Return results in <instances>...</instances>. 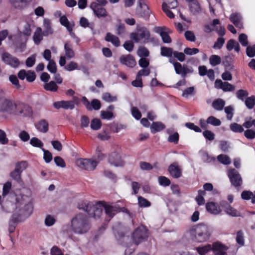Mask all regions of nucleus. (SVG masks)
Instances as JSON below:
<instances>
[{
    "instance_id": "obj_1",
    "label": "nucleus",
    "mask_w": 255,
    "mask_h": 255,
    "mask_svg": "<svg viewBox=\"0 0 255 255\" xmlns=\"http://www.w3.org/2000/svg\"><path fill=\"white\" fill-rule=\"evenodd\" d=\"M18 208L20 213L14 214L9 221L8 228L9 233H13L14 231L17 223L23 221L31 214L32 211L31 198L26 195L21 196L20 198L17 197L16 210H17Z\"/></svg>"
},
{
    "instance_id": "obj_2",
    "label": "nucleus",
    "mask_w": 255,
    "mask_h": 255,
    "mask_svg": "<svg viewBox=\"0 0 255 255\" xmlns=\"http://www.w3.org/2000/svg\"><path fill=\"white\" fill-rule=\"evenodd\" d=\"M90 229V224L87 216L82 213L76 214L71 220V228L68 225L62 228V233L67 237L73 239L74 233L82 235L86 233Z\"/></svg>"
},
{
    "instance_id": "obj_3",
    "label": "nucleus",
    "mask_w": 255,
    "mask_h": 255,
    "mask_svg": "<svg viewBox=\"0 0 255 255\" xmlns=\"http://www.w3.org/2000/svg\"><path fill=\"white\" fill-rule=\"evenodd\" d=\"M130 38L135 42H141L144 44L148 42L156 43L157 40L153 37H151L150 32L148 29L141 24H137L136 27V32H132L130 35Z\"/></svg>"
},
{
    "instance_id": "obj_4",
    "label": "nucleus",
    "mask_w": 255,
    "mask_h": 255,
    "mask_svg": "<svg viewBox=\"0 0 255 255\" xmlns=\"http://www.w3.org/2000/svg\"><path fill=\"white\" fill-rule=\"evenodd\" d=\"M78 208L86 212L90 216L99 218L104 209V202H99L95 204L87 201L82 202L79 203Z\"/></svg>"
},
{
    "instance_id": "obj_5",
    "label": "nucleus",
    "mask_w": 255,
    "mask_h": 255,
    "mask_svg": "<svg viewBox=\"0 0 255 255\" xmlns=\"http://www.w3.org/2000/svg\"><path fill=\"white\" fill-rule=\"evenodd\" d=\"M193 240L197 242H204L209 240L211 232L205 225H199L190 231Z\"/></svg>"
},
{
    "instance_id": "obj_6",
    "label": "nucleus",
    "mask_w": 255,
    "mask_h": 255,
    "mask_svg": "<svg viewBox=\"0 0 255 255\" xmlns=\"http://www.w3.org/2000/svg\"><path fill=\"white\" fill-rule=\"evenodd\" d=\"M212 249L214 250L216 255H225L226 251L227 250L228 248L221 243H215L213 244L212 247L211 245L208 244L204 247L196 248L197 251L200 255H205Z\"/></svg>"
},
{
    "instance_id": "obj_7",
    "label": "nucleus",
    "mask_w": 255,
    "mask_h": 255,
    "mask_svg": "<svg viewBox=\"0 0 255 255\" xmlns=\"http://www.w3.org/2000/svg\"><path fill=\"white\" fill-rule=\"evenodd\" d=\"M151 12L144 0L137 1V6L135 10V15L137 16L143 18L145 20H148Z\"/></svg>"
},
{
    "instance_id": "obj_8",
    "label": "nucleus",
    "mask_w": 255,
    "mask_h": 255,
    "mask_svg": "<svg viewBox=\"0 0 255 255\" xmlns=\"http://www.w3.org/2000/svg\"><path fill=\"white\" fill-rule=\"evenodd\" d=\"M16 109V104L13 101L5 98L0 100V112L14 115Z\"/></svg>"
},
{
    "instance_id": "obj_9",
    "label": "nucleus",
    "mask_w": 255,
    "mask_h": 255,
    "mask_svg": "<svg viewBox=\"0 0 255 255\" xmlns=\"http://www.w3.org/2000/svg\"><path fill=\"white\" fill-rule=\"evenodd\" d=\"M228 176L233 186L239 189L243 184V179L240 173L235 169H230L228 171Z\"/></svg>"
},
{
    "instance_id": "obj_10",
    "label": "nucleus",
    "mask_w": 255,
    "mask_h": 255,
    "mask_svg": "<svg viewBox=\"0 0 255 255\" xmlns=\"http://www.w3.org/2000/svg\"><path fill=\"white\" fill-rule=\"evenodd\" d=\"M147 230L143 226L137 228L132 234V239L136 245L139 244L148 237Z\"/></svg>"
},
{
    "instance_id": "obj_11",
    "label": "nucleus",
    "mask_w": 255,
    "mask_h": 255,
    "mask_svg": "<svg viewBox=\"0 0 255 255\" xmlns=\"http://www.w3.org/2000/svg\"><path fill=\"white\" fill-rule=\"evenodd\" d=\"M76 164L81 169L91 171L96 168L97 162L92 159L81 158L77 160Z\"/></svg>"
},
{
    "instance_id": "obj_12",
    "label": "nucleus",
    "mask_w": 255,
    "mask_h": 255,
    "mask_svg": "<svg viewBox=\"0 0 255 255\" xmlns=\"http://www.w3.org/2000/svg\"><path fill=\"white\" fill-rule=\"evenodd\" d=\"M2 60L5 64L14 68H17L20 65L18 59L7 52H4L2 54Z\"/></svg>"
},
{
    "instance_id": "obj_13",
    "label": "nucleus",
    "mask_w": 255,
    "mask_h": 255,
    "mask_svg": "<svg viewBox=\"0 0 255 255\" xmlns=\"http://www.w3.org/2000/svg\"><path fill=\"white\" fill-rule=\"evenodd\" d=\"M32 113V109L29 105L24 103L16 104V109H15L14 115L29 116L31 115Z\"/></svg>"
},
{
    "instance_id": "obj_14",
    "label": "nucleus",
    "mask_w": 255,
    "mask_h": 255,
    "mask_svg": "<svg viewBox=\"0 0 255 255\" xmlns=\"http://www.w3.org/2000/svg\"><path fill=\"white\" fill-rule=\"evenodd\" d=\"M103 6L96 2H92L90 4V8L98 18L105 17L108 15V13Z\"/></svg>"
},
{
    "instance_id": "obj_15",
    "label": "nucleus",
    "mask_w": 255,
    "mask_h": 255,
    "mask_svg": "<svg viewBox=\"0 0 255 255\" xmlns=\"http://www.w3.org/2000/svg\"><path fill=\"white\" fill-rule=\"evenodd\" d=\"M220 205L222 207L225 212L232 217H241V214L237 209L232 207L226 201H222L220 202Z\"/></svg>"
},
{
    "instance_id": "obj_16",
    "label": "nucleus",
    "mask_w": 255,
    "mask_h": 255,
    "mask_svg": "<svg viewBox=\"0 0 255 255\" xmlns=\"http://www.w3.org/2000/svg\"><path fill=\"white\" fill-rule=\"evenodd\" d=\"M215 87L221 89L224 92H232L235 90V87L227 82H223L220 79H217L215 82Z\"/></svg>"
},
{
    "instance_id": "obj_17",
    "label": "nucleus",
    "mask_w": 255,
    "mask_h": 255,
    "mask_svg": "<svg viewBox=\"0 0 255 255\" xmlns=\"http://www.w3.org/2000/svg\"><path fill=\"white\" fill-rule=\"evenodd\" d=\"M168 171L170 175L174 178L178 179L182 176V169L177 162H174L168 167Z\"/></svg>"
},
{
    "instance_id": "obj_18",
    "label": "nucleus",
    "mask_w": 255,
    "mask_h": 255,
    "mask_svg": "<svg viewBox=\"0 0 255 255\" xmlns=\"http://www.w3.org/2000/svg\"><path fill=\"white\" fill-rule=\"evenodd\" d=\"M82 101L84 105L86 107L88 110H98L101 108V105L99 100L97 99H94L91 101L90 103L87 99L84 97L82 99Z\"/></svg>"
},
{
    "instance_id": "obj_19",
    "label": "nucleus",
    "mask_w": 255,
    "mask_h": 255,
    "mask_svg": "<svg viewBox=\"0 0 255 255\" xmlns=\"http://www.w3.org/2000/svg\"><path fill=\"white\" fill-rule=\"evenodd\" d=\"M55 108H63L65 110H73L75 108L74 103L72 101H61L53 103Z\"/></svg>"
},
{
    "instance_id": "obj_20",
    "label": "nucleus",
    "mask_w": 255,
    "mask_h": 255,
    "mask_svg": "<svg viewBox=\"0 0 255 255\" xmlns=\"http://www.w3.org/2000/svg\"><path fill=\"white\" fill-rule=\"evenodd\" d=\"M110 164L115 166H122L124 165V162L121 159L120 155L116 153H112L108 158Z\"/></svg>"
},
{
    "instance_id": "obj_21",
    "label": "nucleus",
    "mask_w": 255,
    "mask_h": 255,
    "mask_svg": "<svg viewBox=\"0 0 255 255\" xmlns=\"http://www.w3.org/2000/svg\"><path fill=\"white\" fill-rule=\"evenodd\" d=\"M104 209L106 215L110 220L115 214L120 211V208L117 205H110L104 202Z\"/></svg>"
},
{
    "instance_id": "obj_22",
    "label": "nucleus",
    "mask_w": 255,
    "mask_h": 255,
    "mask_svg": "<svg viewBox=\"0 0 255 255\" xmlns=\"http://www.w3.org/2000/svg\"><path fill=\"white\" fill-rule=\"evenodd\" d=\"M121 63L128 67H133L136 65V61L134 57L130 55H123L120 58Z\"/></svg>"
},
{
    "instance_id": "obj_23",
    "label": "nucleus",
    "mask_w": 255,
    "mask_h": 255,
    "mask_svg": "<svg viewBox=\"0 0 255 255\" xmlns=\"http://www.w3.org/2000/svg\"><path fill=\"white\" fill-rule=\"evenodd\" d=\"M217 203L213 202H208L206 204L207 211L213 215H218L222 212V209Z\"/></svg>"
},
{
    "instance_id": "obj_24",
    "label": "nucleus",
    "mask_w": 255,
    "mask_h": 255,
    "mask_svg": "<svg viewBox=\"0 0 255 255\" xmlns=\"http://www.w3.org/2000/svg\"><path fill=\"white\" fill-rule=\"evenodd\" d=\"M230 21L238 28H243L242 16L240 13H232L229 18Z\"/></svg>"
},
{
    "instance_id": "obj_25",
    "label": "nucleus",
    "mask_w": 255,
    "mask_h": 255,
    "mask_svg": "<svg viewBox=\"0 0 255 255\" xmlns=\"http://www.w3.org/2000/svg\"><path fill=\"white\" fill-rule=\"evenodd\" d=\"M65 56L68 59L73 58L75 56V53L73 49L72 44L70 41H67L64 46Z\"/></svg>"
},
{
    "instance_id": "obj_26",
    "label": "nucleus",
    "mask_w": 255,
    "mask_h": 255,
    "mask_svg": "<svg viewBox=\"0 0 255 255\" xmlns=\"http://www.w3.org/2000/svg\"><path fill=\"white\" fill-rule=\"evenodd\" d=\"M35 127L39 131L45 133L48 130L49 124L45 120H41L35 125Z\"/></svg>"
},
{
    "instance_id": "obj_27",
    "label": "nucleus",
    "mask_w": 255,
    "mask_h": 255,
    "mask_svg": "<svg viewBox=\"0 0 255 255\" xmlns=\"http://www.w3.org/2000/svg\"><path fill=\"white\" fill-rule=\"evenodd\" d=\"M105 39L106 41L111 42L115 47H118L120 45L119 38L110 32L107 33Z\"/></svg>"
},
{
    "instance_id": "obj_28",
    "label": "nucleus",
    "mask_w": 255,
    "mask_h": 255,
    "mask_svg": "<svg viewBox=\"0 0 255 255\" xmlns=\"http://www.w3.org/2000/svg\"><path fill=\"white\" fill-rule=\"evenodd\" d=\"M165 128V125L161 122H153L150 127L151 132L155 133L163 130Z\"/></svg>"
},
{
    "instance_id": "obj_29",
    "label": "nucleus",
    "mask_w": 255,
    "mask_h": 255,
    "mask_svg": "<svg viewBox=\"0 0 255 255\" xmlns=\"http://www.w3.org/2000/svg\"><path fill=\"white\" fill-rule=\"evenodd\" d=\"M189 6L190 11L193 14H197L201 11V6L197 0L189 3Z\"/></svg>"
},
{
    "instance_id": "obj_30",
    "label": "nucleus",
    "mask_w": 255,
    "mask_h": 255,
    "mask_svg": "<svg viewBox=\"0 0 255 255\" xmlns=\"http://www.w3.org/2000/svg\"><path fill=\"white\" fill-rule=\"evenodd\" d=\"M225 105V101L222 99L214 100L212 104L213 108L217 111H221Z\"/></svg>"
},
{
    "instance_id": "obj_31",
    "label": "nucleus",
    "mask_w": 255,
    "mask_h": 255,
    "mask_svg": "<svg viewBox=\"0 0 255 255\" xmlns=\"http://www.w3.org/2000/svg\"><path fill=\"white\" fill-rule=\"evenodd\" d=\"M42 39L43 35L42 34V29L39 27H37L33 36V39L34 43L36 45H38Z\"/></svg>"
},
{
    "instance_id": "obj_32",
    "label": "nucleus",
    "mask_w": 255,
    "mask_h": 255,
    "mask_svg": "<svg viewBox=\"0 0 255 255\" xmlns=\"http://www.w3.org/2000/svg\"><path fill=\"white\" fill-rule=\"evenodd\" d=\"M44 32L43 34L47 36L53 33L52 29L51 27V23L49 19H44L43 23Z\"/></svg>"
},
{
    "instance_id": "obj_33",
    "label": "nucleus",
    "mask_w": 255,
    "mask_h": 255,
    "mask_svg": "<svg viewBox=\"0 0 255 255\" xmlns=\"http://www.w3.org/2000/svg\"><path fill=\"white\" fill-rule=\"evenodd\" d=\"M60 22L61 24L65 26L67 29V30H71L74 24V23H70L65 16H62L60 18Z\"/></svg>"
},
{
    "instance_id": "obj_34",
    "label": "nucleus",
    "mask_w": 255,
    "mask_h": 255,
    "mask_svg": "<svg viewBox=\"0 0 255 255\" xmlns=\"http://www.w3.org/2000/svg\"><path fill=\"white\" fill-rule=\"evenodd\" d=\"M21 173L14 169L13 171L10 173V176L17 183L19 184H21L22 183V180L21 177Z\"/></svg>"
},
{
    "instance_id": "obj_35",
    "label": "nucleus",
    "mask_w": 255,
    "mask_h": 255,
    "mask_svg": "<svg viewBox=\"0 0 255 255\" xmlns=\"http://www.w3.org/2000/svg\"><path fill=\"white\" fill-rule=\"evenodd\" d=\"M160 50V54L162 56L171 57L173 55L174 51L171 48L161 47Z\"/></svg>"
},
{
    "instance_id": "obj_36",
    "label": "nucleus",
    "mask_w": 255,
    "mask_h": 255,
    "mask_svg": "<svg viewBox=\"0 0 255 255\" xmlns=\"http://www.w3.org/2000/svg\"><path fill=\"white\" fill-rule=\"evenodd\" d=\"M102 123L98 119H94L92 120L90 124L91 129L94 130H97L101 128Z\"/></svg>"
},
{
    "instance_id": "obj_37",
    "label": "nucleus",
    "mask_w": 255,
    "mask_h": 255,
    "mask_svg": "<svg viewBox=\"0 0 255 255\" xmlns=\"http://www.w3.org/2000/svg\"><path fill=\"white\" fill-rule=\"evenodd\" d=\"M102 147L98 146L97 148L95 156L96 160L95 161H96L97 163L105 157V154L102 152Z\"/></svg>"
},
{
    "instance_id": "obj_38",
    "label": "nucleus",
    "mask_w": 255,
    "mask_h": 255,
    "mask_svg": "<svg viewBox=\"0 0 255 255\" xmlns=\"http://www.w3.org/2000/svg\"><path fill=\"white\" fill-rule=\"evenodd\" d=\"M217 159L220 163L225 165H228L231 163L230 157L225 154H220L217 156Z\"/></svg>"
},
{
    "instance_id": "obj_39",
    "label": "nucleus",
    "mask_w": 255,
    "mask_h": 255,
    "mask_svg": "<svg viewBox=\"0 0 255 255\" xmlns=\"http://www.w3.org/2000/svg\"><path fill=\"white\" fill-rule=\"evenodd\" d=\"M137 54L140 57H146L149 56V52L148 49L144 46H140L138 48Z\"/></svg>"
},
{
    "instance_id": "obj_40",
    "label": "nucleus",
    "mask_w": 255,
    "mask_h": 255,
    "mask_svg": "<svg viewBox=\"0 0 255 255\" xmlns=\"http://www.w3.org/2000/svg\"><path fill=\"white\" fill-rule=\"evenodd\" d=\"M230 129L234 132H242L244 131L243 126L236 123L230 125Z\"/></svg>"
},
{
    "instance_id": "obj_41",
    "label": "nucleus",
    "mask_w": 255,
    "mask_h": 255,
    "mask_svg": "<svg viewBox=\"0 0 255 255\" xmlns=\"http://www.w3.org/2000/svg\"><path fill=\"white\" fill-rule=\"evenodd\" d=\"M44 88L46 90L56 92L57 90L58 86L55 82L51 81L48 83H46L44 85Z\"/></svg>"
},
{
    "instance_id": "obj_42",
    "label": "nucleus",
    "mask_w": 255,
    "mask_h": 255,
    "mask_svg": "<svg viewBox=\"0 0 255 255\" xmlns=\"http://www.w3.org/2000/svg\"><path fill=\"white\" fill-rule=\"evenodd\" d=\"M246 107L249 109H252L255 105V97L254 96L247 98L245 101Z\"/></svg>"
},
{
    "instance_id": "obj_43",
    "label": "nucleus",
    "mask_w": 255,
    "mask_h": 255,
    "mask_svg": "<svg viewBox=\"0 0 255 255\" xmlns=\"http://www.w3.org/2000/svg\"><path fill=\"white\" fill-rule=\"evenodd\" d=\"M209 61L212 66H215L221 63V59L218 55H213L210 57Z\"/></svg>"
},
{
    "instance_id": "obj_44",
    "label": "nucleus",
    "mask_w": 255,
    "mask_h": 255,
    "mask_svg": "<svg viewBox=\"0 0 255 255\" xmlns=\"http://www.w3.org/2000/svg\"><path fill=\"white\" fill-rule=\"evenodd\" d=\"M30 144L34 147H39L41 149L43 146V142L38 138L35 137L31 138L30 140Z\"/></svg>"
},
{
    "instance_id": "obj_45",
    "label": "nucleus",
    "mask_w": 255,
    "mask_h": 255,
    "mask_svg": "<svg viewBox=\"0 0 255 255\" xmlns=\"http://www.w3.org/2000/svg\"><path fill=\"white\" fill-rule=\"evenodd\" d=\"M207 123L214 126H219L221 124V122L219 119H217L214 116H210L207 120Z\"/></svg>"
},
{
    "instance_id": "obj_46",
    "label": "nucleus",
    "mask_w": 255,
    "mask_h": 255,
    "mask_svg": "<svg viewBox=\"0 0 255 255\" xmlns=\"http://www.w3.org/2000/svg\"><path fill=\"white\" fill-rule=\"evenodd\" d=\"M249 93L247 91L242 89L238 90L236 93L237 98L242 101H244V99L247 97Z\"/></svg>"
},
{
    "instance_id": "obj_47",
    "label": "nucleus",
    "mask_w": 255,
    "mask_h": 255,
    "mask_svg": "<svg viewBox=\"0 0 255 255\" xmlns=\"http://www.w3.org/2000/svg\"><path fill=\"white\" fill-rule=\"evenodd\" d=\"M138 204L140 207H148L150 206L151 203L144 198L139 196L138 197Z\"/></svg>"
},
{
    "instance_id": "obj_48",
    "label": "nucleus",
    "mask_w": 255,
    "mask_h": 255,
    "mask_svg": "<svg viewBox=\"0 0 255 255\" xmlns=\"http://www.w3.org/2000/svg\"><path fill=\"white\" fill-rule=\"evenodd\" d=\"M113 230L116 238L119 237V238H121L124 241H128L129 240V238L128 236H125L123 233H120L118 232V227L116 225L113 227Z\"/></svg>"
},
{
    "instance_id": "obj_49",
    "label": "nucleus",
    "mask_w": 255,
    "mask_h": 255,
    "mask_svg": "<svg viewBox=\"0 0 255 255\" xmlns=\"http://www.w3.org/2000/svg\"><path fill=\"white\" fill-rule=\"evenodd\" d=\"M102 99L107 102L116 101L117 98L115 96L111 95L109 93H105L103 94Z\"/></svg>"
},
{
    "instance_id": "obj_50",
    "label": "nucleus",
    "mask_w": 255,
    "mask_h": 255,
    "mask_svg": "<svg viewBox=\"0 0 255 255\" xmlns=\"http://www.w3.org/2000/svg\"><path fill=\"white\" fill-rule=\"evenodd\" d=\"M225 112L227 114V119L228 120H232L234 116V108L232 106H229L225 108Z\"/></svg>"
},
{
    "instance_id": "obj_51",
    "label": "nucleus",
    "mask_w": 255,
    "mask_h": 255,
    "mask_svg": "<svg viewBox=\"0 0 255 255\" xmlns=\"http://www.w3.org/2000/svg\"><path fill=\"white\" fill-rule=\"evenodd\" d=\"M27 167V162L26 161H22L16 164L15 170L21 173L22 172L25 170Z\"/></svg>"
},
{
    "instance_id": "obj_52",
    "label": "nucleus",
    "mask_w": 255,
    "mask_h": 255,
    "mask_svg": "<svg viewBox=\"0 0 255 255\" xmlns=\"http://www.w3.org/2000/svg\"><path fill=\"white\" fill-rule=\"evenodd\" d=\"M195 94V89L194 87H190L185 89L182 93V96L184 98H188L189 96Z\"/></svg>"
},
{
    "instance_id": "obj_53",
    "label": "nucleus",
    "mask_w": 255,
    "mask_h": 255,
    "mask_svg": "<svg viewBox=\"0 0 255 255\" xmlns=\"http://www.w3.org/2000/svg\"><path fill=\"white\" fill-rule=\"evenodd\" d=\"M173 65L174 67V69L176 73L177 74H180L181 76L183 77V69L184 68L185 65H183L182 66L181 64L179 62L173 63Z\"/></svg>"
},
{
    "instance_id": "obj_54",
    "label": "nucleus",
    "mask_w": 255,
    "mask_h": 255,
    "mask_svg": "<svg viewBox=\"0 0 255 255\" xmlns=\"http://www.w3.org/2000/svg\"><path fill=\"white\" fill-rule=\"evenodd\" d=\"M31 32V31L30 26L27 24L24 26V29L22 32L19 31L18 35L20 37H21L22 35H24L26 37V39H27V37L30 35Z\"/></svg>"
},
{
    "instance_id": "obj_55",
    "label": "nucleus",
    "mask_w": 255,
    "mask_h": 255,
    "mask_svg": "<svg viewBox=\"0 0 255 255\" xmlns=\"http://www.w3.org/2000/svg\"><path fill=\"white\" fill-rule=\"evenodd\" d=\"M31 0H10L12 4L16 8H21L23 3H26Z\"/></svg>"
},
{
    "instance_id": "obj_56",
    "label": "nucleus",
    "mask_w": 255,
    "mask_h": 255,
    "mask_svg": "<svg viewBox=\"0 0 255 255\" xmlns=\"http://www.w3.org/2000/svg\"><path fill=\"white\" fill-rule=\"evenodd\" d=\"M47 67L48 70L51 73L55 74L57 71L56 65L53 60L48 61Z\"/></svg>"
},
{
    "instance_id": "obj_57",
    "label": "nucleus",
    "mask_w": 255,
    "mask_h": 255,
    "mask_svg": "<svg viewBox=\"0 0 255 255\" xmlns=\"http://www.w3.org/2000/svg\"><path fill=\"white\" fill-rule=\"evenodd\" d=\"M9 140L6 137L5 132L0 129V143L2 145L6 144L8 143Z\"/></svg>"
},
{
    "instance_id": "obj_58",
    "label": "nucleus",
    "mask_w": 255,
    "mask_h": 255,
    "mask_svg": "<svg viewBox=\"0 0 255 255\" xmlns=\"http://www.w3.org/2000/svg\"><path fill=\"white\" fill-rule=\"evenodd\" d=\"M162 8L163 11L166 13L168 17L170 18H173L174 17V14L169 9L170 8L168 7L166 2L163 3Z\"/></svg>"
},
{
    "instance_id": "obj_59",
    "label": "nucleus",
    "mask_w": 255,
    "mask_h": 255,
    "mask_svg": "<svg viewBox=\"0 0 255 255\" xmlns=\"http://www.w3.org/2000/svg\"><path fill=\"white\" fill-rule=\"evenodd\" d=\"M56 222V219L53 216L50 215L46 216L45 219V224L46 226L50 227L53 225Z\"/></svg>"
},
{
    "instance_id": "obj_60",
    "label": "nucleus",
    "mask_w": 255,
    "mask_h": 255,
    "mask_svg": "<svg viewBox=\"0 0 255 255\" xmlns=\"http://www.w3.org/2000/svg\"><path fill=\"white\" fill-rule=\"evenodd\" d=\"M236 240L237 243L240 245L243 246L244 245V234L242 231L237 232Z\"/></svg>"
},
{
    "instance_id": "obj_61",
    "label": "nucleus",
    "mask_w": 255,
    "mask_h": 255,
    "mask_svg": "<svg viewBox=\"0 0 255 255\" xmlns=\"http://www.w3.org/2000/svg\"><path fill=\"white\" fill-rule=\"evenodd\" d=\"M18 137L23 142L27 141L30 139L29 134L25 130L21 131L18 134Z\"/></svg>"
},
{
    "instance_id": "obj_62",
    "label": "nucleus",
    "mask_w": 255,
    "mask_h": 255,
    "mask_svg": "<svg viewBox=\"0 0 255 255\" xmlns=\"http://www.w3.org/2000/svg\"><path fill=\"white\" fill-rule=\"evenodd\" d=\"M239 41L243 46H247L248 45V36L244 33H242L239 35Z\"/></svg>"
},
{
    "instance_id": "obj_63",
    "label": "nucleus",
    "mask_w": 255,
    "mask_h": 255,
    "mask_svg": "<svg viewBox=\"0 0 255 255\" xmlns=\"http://www.w3.org/2000/svg\"><path fill=\"white\" fill-rule=\"evenodd\" d=\"M64 69L68 71H71L78 69V65L77 63L75 62L71 61L66 66H65Z\"/></svg>"
},
{
    "instance_id": "obj_64",
    "label": "nucleus",
    "mask_w": 255,
    "mask_h": 255,
    "mask_svg": "<svg viewBox=\"0 0 255 255\" xmlns=\"http://www.w3.org/2000/svg\"><path fill=\"white\" fill-rule=\"evenodd\" d=\"M246 53L249 57H254L255 56V44L248 46L246 49Z\"/></svg>"
}]
</instances>
